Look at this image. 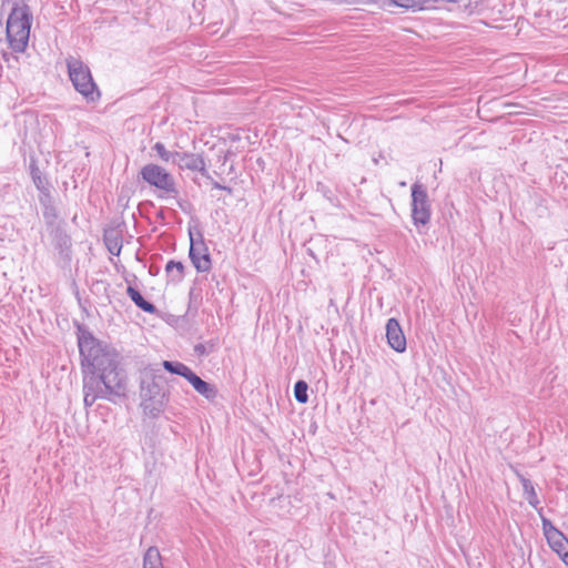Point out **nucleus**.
<instances>
[{"label": "nucleus", "mask_w": 568, "mask_h": 568, "mask_svg": "<svg viewBox=\"0 0 568 568\" xmlns=\"http://www.w3.org/2000/svg\"><path fill=\"white\" fill-rule=\"evenodd\" d=\"M83 374V404L91 407L98 399L113 404L126 398L128 376L121 367V355L111 345L97 338L90 328L74 322Z\"/></svg>", "instance_id": "nucleus-1"}, {"label": "nucleus", "mask_w": 568, "mask_h": 568, "mask_svg": "<svg viewBox=\"0 0 568 568\" xmlns=\"http://www.w3.org/2000/svg\"><path fill=\"white\" fill-rule=\"evenodd\" d=\"M140 407L145 416L158 418L170 402V390L164 386V377L158 369L148 366L140 373Z\"/></svg>", "instance_id": "nucleus-2"}, {"label": "nucleus", "mask_w": 568, "mask_h": 568, "mask_svg": "<svg viewBox=\"0 0 568 568\" xmlns=\"http://www.w3.org/2000/svg\"><path fill=\"white\" fill-rule=\"evenodd\" d=\"M33 14L24 0L13 2L6 27V37L12 51H26L30 38Z\"/></svg>", "instance_id": "nucleus-3"}, {"label": "nucleus", "mask_w": 568, "mask_h": 568, "mask_svg": "<svg viewBox=\"0 0 568 568\" xmlns=\"http://www.w3.org/2000/svg\"><path fill=\"white\" fill-rule=\"evenodd\" d=\"M69 79L77 92H79L87 102H97L100 97V90L94 82L91 71L81 60L70 57L67 59Z\"/></svg>", "instance_id": "nucleus-4"}, {"label": "nucleus", "mask_w": 568, "mask_h": 568, "mask_svg": "<svg viewBox=\"0 0 568 568\" xmlns=\"http://www.w3.org/2000/svg\"><path fill=\"white\" fill-rule=\"evenodd\" d=\"M195 225H189L187 234L190 239L189 257L199 273H207L212 267V257L205 243L200 221L192 217Z\"/></svg>", "instance_id": "nucleus-5"}, {"label": "nucleus", "mask_w": 568, "mask_h": 568, "mask_svg": "<svg viewBox=\"0 0 568 568\" xmlns=\"http://www.w3.org/2000/svg\"><path fill=\"white\" fill-rule=\"evenodd\" d=\"M410 216L414 226L420 234L428 231L432 216V204L424 184L415 182L410 187Z\"/></svg>", "instance_id": "nucleus-6"}, {"label": "nucleus", "mask_w": 568, "mask_h": 568, "mask_svg": "<svg viewBox=\"0 0 568 568\" xmlns=\"http://www.w3.org/2000/svg\"><path fill=\"white\" fill-rule=\"evenodd\" d=\"M162 367L172 375H178L185 378L192 387L207 400H214L217 396V388L202 379L194 371L187 365L179 361H163Z\"/></svg>", "instance_id": "nucleus-7"}, {"label": "nucleus", "mask_w": 568, "mask_h": 568, "mask_svg": "<svg viewBox=\"0 0 568 568\" xmlns=\"http://www.w3.org/2000/svg\"><path fill=\"white\" fill-rule=\"evenodd\" d=\"M139 178L165 195L176 196L179 190L174 176L163 166L156 163H148L139 171Z\"/></svg>", "instance_id": "nucleus-8"}, {"label": "nucleus", "mask_w": 568, "mask_h": 568, "mask_svg": "<svg viewBox=\"0 0 568 568\" xmlns=\"http://www.w3.org/2000/svg\"><path fill=\"white\" fill-rule=\"evenodd\" d=\"M45 227L60 257L65 262H70L72 254V240L65 231L64 220L48 224Z\"/></svg>", "instance_id": "nucleus-9"}, {"label": "nucleus", "mask_w": 568, "mask_h": 568, "mask_svg": "<svg viewBox=\"0 0 568 568\" xmlns=\"http://www.w3.org/2000/svg\"><path fill=\"white\" fill-rule=\"evenodd\" d=\"M173 164L182 171H197L202 174V176L211 179L203 154L175 151Z\"/></svg>", "instance_id": "nucleus-10"}, {"label": "nucleus", "mask_w": 568, "mask_h": 568, "mask_svg": "<svg viewBox=\"0 0 568 568\" xmlns=\"http://www.w3.org/2000/svg\"><path fill=\"white\" fill-rule=\"evenodd\" d=\"M125 226L124 221H113L112 224L103 231V242L110 254L119 256L123 246V227Z\"/></svg>", "instance_id": "nucleus-11"}, {"label": "nucleus", "mask_w": 568, "mask_h": 568, "mask_svg": "<svg viewBox=\"0 0 568 568\" xmlns=\"http://www.w3.org/2000/svg\"><path fill=\"white\" fill-rule=\"evenodd\" d=\"M385 329L386 339L389 347L397 353L405 352L407 347V342L398 320L395 317L388 318Z\"/></svg>", "instance_id": "nucleus-12"}, {"label": "nucleus", "mask_w": 568, "mask_h": 568, "mask_svg": "<svg viewBox=\"0 0 568 568\" xmlns=\"http://www.w3.org/2000/svg\"><path fill=\"white\" fill-rule=\"evenodd\" d=\"M39 203L42 206V216L45 225L60 221V212L55 205L51 189L39 193Z\"/></svg>", "instance_id": "nucleus-13"}, {"label": "nucleus", "mask_w": 568, "mask_h": 568, "mask_svg": "<svg viewBox=\"0 0 568 568\" xmlns=\"http://www.w3.org/2000/svg\"><path fill=\"white\" fill-rule=\"evenodd\" d=\"M29 172L36 189L40 192L48 191L51 189V183L45 175L42 174L38 166V160L36 158L30 159Z\"/></svg>", "instance_id": "nucleus-14"}, {"label": "nucleus", "mask_w": 568, "mask_h": 568, "mask_svg": "<svg viewBox=\"0 0 568 568\" xmlns=\"http://www.w3.org/2000/svg\"><path fill=\"white\" fill-rule=\"evenodd\" d=\"M126 294L131 298V301L135 304V306L139 307L140 310H142L143 312H145L148 314H152V315H155L159 313L156 306L153 303L146 301L136 287L129 285L126 287Z\"/></svg>", "instance_id": "nucleus-15"}, {"label": "nucleus", "mask_w": 568, "mask_h": 568, "mask_svg": "<svg viewBox=\"0 0 568 568\" xmlns=\"http://www.w3.org/2000/svg\"><path fill=\"white\" fill-rule=\"evenodd\" d=\"M126 294L131 298V301L135 304V306L139 307L140 310H142L143 312H145L148 314H152V315H155L159 313L156 306L153 303L146 301L136 287L129 285L126 287Z\"/></svg>", "instance_id": "nucleus-16"}, {"label": "nucleus", "mask_w": 568, "mask_h": 568, "mask_svg": "<svg viewBox=\"0 0 568 568\" xmlns=\"http://www.w3.org/2000/svg\"><path fill=\"white\" fill-rule=\"evenodd\" d=\"M126 294L131 298V301L135 304V306L139 307L140 310H142L143 312H145L148 314H152V315H155L159 313L156 306L153 303L146 301L136 287L129 285L126 287Z\"/></svg>", "instance_id": "nucleus-17"}, {"label": "nucleus", "mask_w": 568, "mask_h": 568, "mask_svg": "<svg viewBox=\"0 0 568 568\" xmlns=\"http://www.w3.org/2000/svg\"><path fill=\"white\" fill-rule=\"evenodd\" d=\"M547 542L552 551H555L559 558L568 566V538L562 531L558 534V537H548Z\"/></svg>", "instance_id": "nucleus-18"}, {"label": "nucleus", "mask_w": 568, "mask_h": 568, "mask_svg": "<svg viewBox=\"0 0 568 568\" xmlns=\"http://www.w3.org/2000/svg\"><path fill=\"white\" fill-rule=\"evenodd\" d=\"M518 477L521 483L526 500L528 501V504L531 507L537 508V506L539 505V498L537 496V493L535 490V487H534L531 480L526 478L523 475H518Z\"/></svg>", "instance_id": "nucleus-19"}, {"label": "nucleus", "mask_w": 568, "mask_h": 568, "mask_svg": "<svg viewBox=\"0 0 568 568\" xmlns=\"http://www.w3.org/2000/svg\"><path fill=\"white\" fill-rule=\"evenodd\" d=\"M143 568H164L161 554L155 546L149 547L145 551L143 556Z\"/></svg>", "instance_id": "nucleus-20"}, {"label": "nucleus", "mask_w": 568, "mask_h": 568, "mask_svg": "<svg viewBox=\"0 0 568 568\" xmlns=\"http://www.w3.org/2000/svg\"><path fill=\"white\" fill-rule=\"evenodd\" d=\"M184 264L181 261L170 260L165 265L168 276H172V281L180 282L184 277Z\"/></svg>", "instance_id": "nucleus-21"}, {"label": "nucleus", "mask_w": 568, "mask_h": 568, "mask_svg": "<svg viewBox=\"0 0 568 568\" xmlns=\"http://www.w3.org/2000/svg\"><path fill=\"white\" fill-rule=\"evenodd\" d=\"M307 390H308V384L305 381L298 379L294 384L293 392H294V397L297 403L306 404L308 402Z\"/></svg>", "instance_id": "nucleus-22"}, {"label": "nucleus", "mask_w": 568, "mask_h": 568, "mask_svg": "<svg viewBox=\"0 0 568 568\" xmlns=\"http://www.w3.org/2000/svg\"><path fill=\"white\" fill-rule=\"evenodd\" d=\"M219 341L216 338L210 339L206 343H199L194 345V353L199 357L207 356L210 353L214 352L217 348Z\"/></svg>", "instance_id": "nucleus-23"}, {"label": "nucleus", "mask_w": 568, "mask_h": 568, "mask_svg": "<svg viewBox=\"0 0 568 568\" xmlns=\"http://www.w3.org/2000/svg\"><path fill=\"white\" fill-rule=\"evenodd\" d=\"M152 150L156 153L161 161L174 163L175 151L172 152L166 150L165 145L162 142H156L152 146Z\"/></svg>", "instance_id": "nucleus-24"}, {"label": "nucleus", "mask_w": 568, "mask_h": 568, "mask_svg": "<svg viewBox=\"0 0 568 568\" xmlns=\"http://www.w3.org/2000/svg\"><path fill=\"white\" fill-rule=\"evenodd\" d=\"M540 516H541L542 532H544L546 539H548V537H552V536L558 537V534L560 532V530L552 524V521L550 519L546 518L542 515H540Z\"/></svg>", "instance_id": "nucleus-25"}, {"label": "nucleus", "mask_w": 568, "mask_h": 568, "mask_svg": "<svg viewBox=\"0 0 568 568\" xmlns=\"http://www.w3.org/2000/svg\"><path fill=\"white\" fill-rule=\"evenodd\" d=\"M316 191L320 192L325 199H327L331 203L333 202V200L335 199V195L333 193V191L327 186L325 185L324 183L322 182H318L317 185H316Z\"/></svg>", "instance_id": "nucleus-26"}, {"label": "nucleus", "mask_w": 568, "mask_h": 568, "mask_svg": "<svg viewBox=\"0 0 568 568\" xmlns=\"http://www.w3.org/2000/svg\"><path fill=\"white\" fill-rule=\"evenodd\" d=\"M200 300H201L200 294L195 293L194 288H191L190 293H189V311H191L193 308L194 313H196L197 304H199Z\"/></svg>", "instance_id": "nucleus-27"}, {"label": "nucleus", "mask_w": 568, "mask_h": 568, "mask_svg": "<svg viewBox=\"0 0 568 568\" xmlns=\"http://www.w3.org/2000/svg\"><path fill=\"white\" fill-rule=\"evenodd\" d=\"M129 201H130V190H128L123 186L119 194L118 203L125 209L129 204Z\"/></svg>", "instance_id": "nucleus-28"}, {"label": "nucleus", "mask_w": 568, "mask_h": 568, "mask_svg": "<svg viewBox=\"0 0 568 568\" xmlns=\"http://www.w3.org/2000/svg\"><path fill=\"white\" fill-rule=\"evenodd\" d=\"M100 288L106 290V283L103 281H94L91 287L92 292L99 291Z\"/></svg>", "instance_id": "nucleus-29"}, {"label": "nucleus", "mask_w": 568, "mask_h": 568, "mask_svg": "<svg viewBox=\"0 0 568 568\" xmlns=\"http://www.w3.org/2000/svg\"><path fill=\"white\" fill-rule=\"evenodd\" d=\"M335 3L338 4H357V0H334Z\"/></svg>", "instance_id": "nucleus-30"}, {"label": "nucleus", "mask_w": 568, "mask_h": 568, "mask_svg": "<svg viewBox=\"0 0 568 568\" xmlns=\"http://www.w3.org/2000/svg\"><path fill=\"white\" fill-rule=\"evenodd\" d=\"M178 205L180 206V209L183 211V212H187L186 207H190L191 204L186 201H179L178 202Z\"/></svg>", "instance_id": "nucleus-31"}, {"label": "nucleus", "mask_w": 568, "mask_h": 568, "mask_svg": "<svg viewBox=\"0 0 568 568\" xmlns=\"http://www.w3.org/2000/svg\"><path fill=\"white\" fill-rule=\"evenodd\" d=\"M159 272H160V268L158 266H155V265H151L149 267V273L152 276H156L159 274Z\"/></svg>", "instance_id": "nucleus-32"}, {"label": "nucleus", "mask_w": 568, "mask_h": 568, "mask_svg": "<svg viewBox=\"0 0 568 568\" xmlns=\"http://www.w3.org/2000/svg\"><path fill=\"white\" fill-rule=\"evenodd\" d=\"M229 139L232 141V142H236V141H240L241 138H240V134L239 133H230L229 134Z\"/></svg>", "instance_id": "nucleus-33"}, {"label": "nucleus", "mask_w": 568, "mask_h": 568, "mask_svg": "<svg viewBox=\"0 0 568 568\" xmlns=\"http://www.w3.org/2000/svg\"><path fill=\"white\" fill-rule=\"evenodd\" d=\"M212 186L217 190H222L224 185L220 184L217 181H214L212 178L210 179Z\"/></svg>", "instance_id": "nucleus-34"}, {"label": "nucleus", "mask_w": 568, "mask_h": 568, "mask_svg": "<svg viewBox=\"0 0 568 568\" xmlns=\"http://www.w3.org/2000/svg\"><path fill=\"white\" fill-rule=\"evenodd\" d=\"M222 190H223V191H225V192H227V193H230V194H232V193H233V189H232V187H230V186H226V185H224Z\"/></svg>", "instance_id": "nucleus-35"}, {"label": "nucleus", "mask_w": 568, "mask_h": 568, "mask_svg": "<svg viewBox=\"0 0 568 568\" xmlns=\"http://www.w3.org/2000/svg\"><path fill=\"white\" fill-rule=\"evenodd\" d=\"M338 138H341V139H343L344 141H346V142H347V140H346V139H344V138L342 136V134H338Z\"/></svg>", "instance_id": "nucleus-36"}]
</instances>
